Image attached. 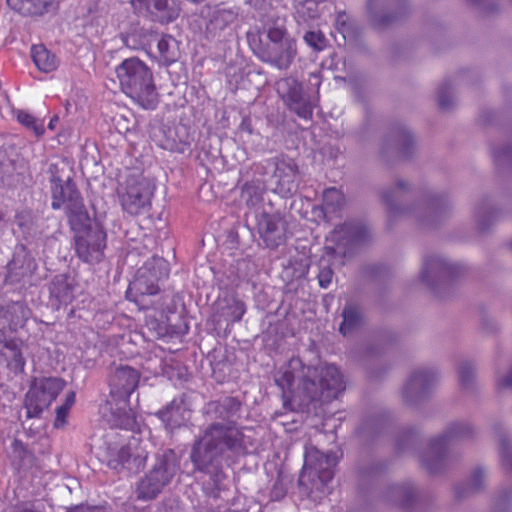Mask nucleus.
<instances>
[{
  "label": "nucleus",
  "mask_w": 512,
  "mask_h": 512,
  "mask_svg": "<svg viewBox=\"0 0 512 512\" xmlns=\"http://www.w3.org/2000/svg\"><path fill=\"white\" fill-rule=\"evenodd\" d=\"M241 403L234 397L209 402L204 415L210 423L195 440L190 459L197 471L210 475L214 487L220 490L225 478L224 465L242 448L243 434L236 426Z\"/></svg>",
  "instance_id": "f257e3e1"
},
{
  "label": "nucleus",
  "mask_w": 512,
  "mask_h": 512,
  "mask_svg": "<svg viewBox=\"0 0 512 512\" xmlns=\"http://www.w3.org/2000/svg\"><path fill=\"white\" fill-rule=\"evenodd\" d=\"M275 383L285 397L298 399L303 406L316 401L331 402L345 389L343 376L336 366L326 363L304 365L300 358H292L277 373Z\"/></svg>",
  "instance_id": "f03ea898"
},
{
  "label": "nucleus",
  "mask_w": 512,
  "mask_h": 512,
  "mask_svg": "<svg viewBox=\"0 0 512 512\" xmlns=\"http://www.w3.org/2000/svg\"><path fill=\"white\" fill-rule=\"evenodd\" d=\"M411 191V184L398 178L381 191V199L392 217L410 216L418 219L423 226L436 223L450 208L449 198L438 192H425L411 207L402 205V198Z\"/></svg>",
  "instance_id": "7ed1b4c3"
},
{
  "label": "nucleus",
  "mask_w": 512,
  "mask_h": 512,
  "mask_svg": "<svg viewBox=\"0 0 512 512\" xmlns=\"http://www.w3.org/2000/svg\"><path fill=\"white\" fill-rule=\"evenodd\" d=\"M267 41L248 33V43L255 56L262 62L287 70L297 54L296 41L290 37L283 21H275L265 27Z\"/></svg>",
  "instance_id": "20e7f679"
},
{
  "label": "nucleus",
  "mask_w": 512,
  "mask_h": 512,
  "mask_svg": "<svg viewBox=\"0 0 512 512\" xmlns=\"http://www.w3.org/2000/svg\"><path fill=\"white\" fill-rule=\"evenodd\" d=\"M115 73L122 91L134 102L147 110L156 108L159 95L153 73L144 61L127 58L116 67Z\"/></svg>",
  "instance_id": "39448f33"
},
{
  "label": "nucleus",
  "mask_w": 512,
  "mask_h": 512,
  "mask_svg": "<svg viewBox=\"0 0 512 512\" xmlns=\"http://www.w3.org/2000/svg\"><path fill=\"white\" fill-rule=\"evenodd\" d=\"M336 464L335 453H323L314 446L306 447L304 466L298 479L301 492L315 502L320 501L327 493Z\"/></svg>",
  "instance_id": "423d86ee"
},
{
  "label": "nucleus",
  "mask_w": 512,
  "mask_h": 512,
  "mask_svg": "<svg viewBox=\"0 0 512 512\" xmlns=\"http://www.w3.org/2000/svg\"><path fill=\"white\" fill-rule=\"evenodd\" d=\"M180 467V460L172 449L159 450L149 471L136 485L137 499L150 501L156 498L172 481Z\"/></svg>",
  "instance_id": "0eeeda50"
},
{
  "label": "nucleus",
  "mask_w": 512,
  "mask_h": 512,
  "mask_svg": "<svg viewBox=\"0 0 512 512\" xmlns=\"http://www.w3.org/2000/svg\"><path fill=\"white\" fill-rule=\"evenodd\" d=\"M473 435V427L465 421L451 422L442 434L433 438L428 448L421 454L420 462L430 474L442 471L448 464V446Z\"/></svg>",
  "instance_id": "6e6552de"
},
{
  "label": "nucleus",
  "mask_w": 512,
  "mask_h": 512,
  "mask_svg": "<svg viewBox=\"0 0 512 512\" xmlns=\"http://www.w3.org/2000/svg\"><path fill=\"white\" fill-rule=\"evenodd\" d=\"M369 235V229L362 223L345 222L326 236V254L340 259L345 258L351 255L358 245L365 243Z\"/></svg>",
  "instance_id": "1a4fd4ad"
},
{
  "label": "nucleus",
  "mask_w": 512,
  "mask_h": 512,
  "mask_svg": "<svg viewBox=\"0 0 512 512\" xmlns=\"http://www.w3.org/2000/svg\"><path fill=\"white\" fill-rule=\"evenodd\" d=\"M74 232V248L80 260L89 264L99 263L104 258L107 235L96 223L89 224Z\"/></svg>",
  "instance_id": "9d476101"
},
{
  "label": "nucleus",
  "mask_w": 512,
  "mask_h": 512,
  "mask_svg": "<svg viewBox=\"0 0 512 512\" xmlns=\"http://www.w3.org/2000/svg\"><path fill=\"white\" fill-rule=\"evenodd\" d=\"M65 382L60 378L35 380L25 395L27 418L40 417L63 390Z\"/></svg>",
  "instance_id": "9b49d317"
},
{
  "label": "nucleus",
  "mask_w": 512,
  "mask_h": 512,
  "mask_svg": "<svg viewBox=\"0 0 512 512\" xmlns=\"http://www.w3.org/2000/svg\"><path fill=\"white\" fill-rule=\"evenodd\" d=\"M438 378V372L434 368L424 367L414 370L403 386V403L409 407H418L430 397Z\"/></svg>",
  "instance_id": "f8f14e48"
},
{
  "label": "nucleus",
  "mask_w": 512,
  "mask_h": 512,
  "mask_svg": "<svg viewBox=\"0 0 512 512\" xmlns=\"http://www.w3.org/2000/svg\"><path fill=\"white\" fill-rule=\"evenodd\" d=\"M148 452L138 439L133 438L127 445L108 448V466L115 470L125 469L138 473L146 464Z\"/></svg>",
  "instance_id": "ddd939ff"
},
{
  "label": "nucleus",
  "mask_w": 512,
  "mask_h": 512,
  "mask_svg": "<svg viewBox=\"0 0 512 512\" xmlns=\"http://www.w3.org/2000/svg\"><path fill=\"white\" fill-rule=\"evenodd\" d=\"M154 187L144 177H131L127 180L126 191L121 196V204L131 215L145 214L150 210Z\"/></svg>",
  "instance_id": "4468645a"
},
{
  "label": "nucleus",
  "mask_w": 512,
  "mask_h": 512,
  "mask_svg": "<svg viewBox=\"0 0 512 512\" xmlns=\"http://www.w3.org/2000/svg\"><path fill=\"white\" fill-rule=\"evenodd\" d=\"M131 4L138 14L160 24L171 23L180 14L177 0H131Z\"/></svg>",
  "instance_id": "2eb2a0df"
},
{
  "label": "nucleus",
  "mask_w": 512,
  "mask_h": 512,
  "mask_svg": "<svg viewBox=\"0 0 512 512\" xmlns=\"http://www.w3.org/2000/svg\"><path fill=\"white\" fill-rule=\"evenodd\" d=\"M459 271V265L451 260L440 255H428L424 258L420 279L428 287L434 289L438 283L458 275Z\"/></svg>",
  "instance_id": "dca6fc26"
},
{
  "label": "nucleus",
  "mask_w": 512,
  "mask_h": 512,
  "mask_svg": "<svg viewBox=\"0 0 512 512\" xmlns=\"http://www.w3.org/2000/svg\"><path fill=\"white\" fill-rule=\"evenodd\" d=\"M277 91L288 107L299 117L303 119H310L312 117V106L305 100L302 86L295 78L287 77L278 81Z\"/></svg>",
  "instance_id": "f3484780"
},
{
  "label": "nucleus",
  "mask_w": 512,
  "mask_h": 512,
  "mask_svg": "<svg viewBox=\"0 0 512 512\" xmlns=\"http://www.w3.org/2000/svg\"><path fill=\"white\" fill-rule=\"evenodd\" d=\"M167 275L166 262L159 257L153 258L152 262L146 263L144 270L138 271V276L131 284V289L141 295H155L159 291L156 282Z\"/></svg>",
  "instance_id": "a211bd4d"
},
{
  "label": "nucleus",
  "mask_w": 512,
  "mask_h": 512,
  "mask_svg": "<svg viewBox=\"0 0 512 512\" xmlns=\"http://www.w3.org/2000/svg\"><path fill=\"white\" fill-rule=\"evenodd\" d=\"M36 269L37 262L31 252L24 245H17L7 264L6 281L11 284L19 283L31 277Z\"/></svg>",
  "instance_id": "6ab92c4d"
},
{
  "label": "nucleus",
  "mask_w": 512,
  "mask_h": 512,
  "mask_svg": "<svg viewBox=\"0 0 512 512\" xmlns=\"http://www.w3.org/2000/svg\"><path fill=\"white\" fill-rule=\"evenodd\" d=\"M102 413L112 427L133 430L136 426L135 415L129 407V399H113L109 396L102 408Z\"/></svg>",
  "instance_id": "aec40b11"
},
{
  "label": "nucleus",
  "mask_w": 512,
  "mask_h": 512,
  "mask_svg": "<svg viewBox=\"0 0 512 512\" xmlns=\"http://www.w3.org/2000/svg\"><path fill=\"white\" fill-rule=\"evenodd\" d=\"M139 379L140 374L136 369L126 365L116 367L109 376V396L113 399H129L130 395L137 388Z\"/></svg>",
  "instance_id": "412c9836"
},
{
  "label": "nucleus",
  "mask_w": 512,
  "mask_h": 512,
  "mask_svg": "<svg viewBox=\"0 0 512 512\" xmlns=\"http://www.w3.org/2000/svg\"><path fill=\"white\" fill-rule=\"evenodd\" d=\"M298 167L291 159H277L274 172L271 176V183L274 185V192L285 197L294 192L297 188L296 178Z\"/></svg>",
  "instance_id": "4be33fe9"
},
{
  "label": "nucleus",
  "mask_w": 512,
  "mask_h": 512,
  "mask_svg": "<svg viewBox=\"0 0 512 512\" xmlns=\"http://www.w3.org/2000/svg\"><path fill=\"white\" fill-rule=\"evenodd\" d=\"M260 237L269 248H277L286 240V222L277 214L263 213L258 220Z\"/></svg>",
  "instance_id": "5701e85b"
},
{
  "label": "nucleus",
  "mask_w": 512,
  "mask_h": 512,
  "mask_svg": "<svg viewBox=\"0 0 512 512\" xmlns=\"http://www.w3.org/2000/svg\"><path fill=\"white\" fill-rule=\"evenodd\" d=\"M62 208L64 209L65 215L68 219V224L72 231L92 224V220L80 193L74 196V198H70L68 203H66Z\"/></svg>",
  "instance_id": "b1692460"
},
{
  "label": "nucleus",
  "mask_w": 512,
  "mask_h": 512,
  "mask_svg": "<svg viewBox=\"0 0 512 512\" xmlns=\"http://www.w3.org/2000/svg\"><path fill=\"white\" fill-rule=\"evenodd\" d=\"M157 415L167 428L174 429L188 419L189 411L182 398H175L164 409L158 411Z\"/></svg>",
  "instance_id": "393cba45"
},
{
  "label": "nucleus",
  "mask_w": 512,
  "mask_h": 512,
  "mask_svg": "<svg viewBox=\"0 0 512 512\" xmlns=\"http://www.w3.org/2000/svg\"><path fill=\"white\" fill-rule=\"evenodd\" d=\"M9 7L24 16H42L56 9L55 0H6Z\"/></svg>",
  "instance_id": "a878e982"
},
{
  "label": "nucleus",
  "mask_w": 512,
  "mask_h": 512,
  "mask_svg": "<svg viewBox=\"0 0 512 512\" xmlns=\"http://www.w3.org/2000/svg\"><path fill=\"white\" fill-rule=\"evenodd\" d=\"M384 498L393 505L409 509L416 499V492L411 484H393L387 488Z\"/></svg>",
  "instance_id": "bb28decb"
},
{
  "label": "nucleus",
  "mask_w": 512,
  "mask_h": 512,
  "mask_svg": "<svg viewBox=\"0 0 512 512\" xmlns=\"http://www.w3.org/2000/svg\"><path fill=\"white\" fill-rule=\"evenodd\" d=\"M154 36L152 30L132 25L128 32L121 34L122 43L130 49H139L148 45Z\"/></svg>",
  "instance_id": "cd10ccee"
},
{
  "label": "nucleus",
  "mask_w": 512,
  "mask_h": 512,
  "mask_svg": "<svg viewBox=\"0 0 512 512\" xmlns=\"http://www.w3.org/2000/svg\"><path fill=\"white\" fill-rule=\"evenodd\" d=\"M7 352L3 353V356L7 360V367L15 375H18L24 371L25 358L21 351V343L16 339H10L5 342L4 347Z\"/></svg>",
  "instance_id": "c85d7f7f"
},
{
  "label": "nucleus",
  "mask_w": 512,
  "mask_h": 512,
  "mask_svg": "<svg viewBox=\"0 0 512 512\" xmlns=\"http://www.w3.org/2000/svg\"><path fill=\"white\" fill-rule=\"evenodd\" d=\"M486 473L483 468H476L467 483L455 488V496L458 500L465 499L478 493L484 486Z\"/></svg>",
  "instance_id": "c756f323"
},
{
  "label": "nucleus",
  "mask_w": 512,
  "mask_h": 512,
  "mask_svg": "<svg viewBox=\"0 0 512 512\" xmlns=\"http://www.w3.org/2000/svg\"><path fill=\"white\" fill-rule=\"evenodd\" d=\"M343 321L340 325V332L346 336L358 328L361 327L363 323V315L361 309L358 305L353 303H348L345 305L342 311Z\"/></svg>",
  "instance_id": "7c9ffc66"
},
{
  "label": "nucleus",
  "mask_w": 512,
  "mask_h": 512,
  "mask_svg": "<svg viewBox=\"0 0 512 512\" xmlns=\"http://www.w3.org/2000/svg\"><path fill=\"white\" fill-rule=\"evenodd\" d=\"M31 57L36 67L44 73L52 72L58 67L57 57L43 45L33 46Z\"/></svg>",
  "instance_id": "2f4dec72"
},
{
  "label": "nucleus",
  "mask_w": 512,
  "mask_h": 512,
  "mask_svg": "<svg viewBox=\"0 0 512 512\" xmlns=\"http://www.w3.org/2000/svg\"><path fill=\"white\" fill-rule=\"evenodd\" d=\"M52 202L51 207L59 210L68 203L70 198L79 194L75 184L71 181L51 186Z\"/></svg>",
  "instance_id": "473e14b6"
},
{
  "label": "nucleus",
  "mask_w": 512,
  "mask_h": 512,
  "mask_svg": "<svg viewBox=\"0 0 512 512\" xmlns=\"http://www.w3.org/2000/svg\"><path fill=\"white\" fill-rule=\"evenodd\" d=\"M390 0H368L367 6L373 22L376 25L386 26L392 24L401 15L403 10L397 12L394 15L385 14L382 12V8H385L389 4Z\"/></svg>",
  "instance_id": "72a5a7b5"
},
{
  "label": "nucleus",
  "mask_w": 512,
  "mask_h": 512,
  "mask_svg": "<svg viewBox=\"0 0 512 512\" xmlns=\"http://www.w3.org/2000/svg\"><path fill=\"white\" fill-rule=\"evenodd\" d=\"M476 367L469 360H462L458 366V383L465 393H472L476 388Z\"/></svg>",
  "instance_id": "f704fd0d"
},
{
  "label": "nucleus",
  "mask_w": 512,
  "mask_h": 512,
  "mask_svg": "<svg viewBox=\"0 0 512 512\" xmlns=\"http://www.w3.org/2000/svg\"><path fill=\"white\" fill-rule=\"evenodd\" d=\"M50 294L59 304H67L73 299V288L63 275L56 276L50 284Z\"/></svg>",
  "instance_id": "c9c22d12"
},
{
  "label": "nucleus",
  "mask_w": 512,
  "mask_h": 512,
  "mask_svg": "<svg viewBox=\"0 0 512 512\" xmlns=\"http://www.w3.org/2000/svg\"><path fill=\"white\" fill-rule=\"evenodd\" d=\"M238 17V10L234 7H218L211 16L210 25L213 29L224 30Z\"/></svg>",
  "instance_id": "e433bc0d"
},
{
  "label": "nucleus",
  "mask_w": 512,
  "mask_h": 512,
  "mask_svg": "<svg viewBox=\"0 0 512 512\" xmlns=\"http://www.w3.org/2000/svg\"><path fill=\"white\" fill-rule=\"evenodd\" d=\"M294 15L298 22H307L319 16L316 0H293Z\"/></svg>",
  "instance_id": "4c0bfd02"
},
{
  "label": "nucleus",
  "mask_w": 512,
  "mask_h": 512,
  "mask_svg": "<svg viewBox=\"0 0 512 512\" xmlns=\"http://www.w3.org/2000/svg\"><path fill=\"white\" fill-rule=\"evenodd\" d=\"M264 187L260 183L248 182L241 191V200L249 208H258L263 201Z\"/></svg>",
  "instance_id": "58836bf2"
},
{
  "label": "nucleus",
  "mask_w": 512,
  "mask_h": 512,
  "mask_svg": "<svg viewBox=\"0 0 512 512\" xmlns=\"http://www.w3.org/2000/svg\"><path fill=\"white\" fill-rule=\"evenodd\" d=\"M157 48L161 59L165 64H171L178 58V44L177 41L169 35H164L159 39Z\"/></svg>",
  "instance_id": "ea45409f"
},
{
  "label": "nucleus",
  "mask_w": 512,
  "mask_h": 512,
  "mask_svg": "<svg viewBox=\"0 0 512 512\" xmlns=\"http://www.w3.org/2000/svg\"><path fill=\"white\" fill-rule=\"evenodd\" d=\"M396 147L403 157L408 158L414 149V137L406 128L400 129L394 136Z\"/></svg>",
  "instance_id": "a19ab883"
},
{
  "label": "nucleus",
  "mask_w": 512,
  "mask_h": 512,
  "mask_svg": "<svg viewBox=\"0 0 512 512\" xmlns=\"http://www.w3.org/2000/svg\"><path fill=\"white\" fill-rule=\"evenodd\" d=\"M17 120L27 129L32 130L36 136H42L45 132L42 120L36 119L33 115L26 111L19 110L17 112Z\"/></svg>",
  "instance_id": "79ce46f5"
},
{
  "label": "nucleus",
  "mask_w": 512,
  "mask_h": 512,
  "mask_svg": "<svg viewBox=\"0 0 512 512\" xmlns=\"http://www.w3.org/2000/svg\"><path fill=\"white\" fill-rule=\"evenodd\" d=\"M48 173L50 174L51 186L71 181V177L67 171V165L63 161L51 163L48 168Z\"/></svg>",
  "instance_id": "37998d69"
},
{
  "label": "nucleus",
  "mask_w": 512,
  "mask_h": 512,
  "mask_svg": "<svg viewBox=\"0 0 512 512\" xmlns=\"http://www.w3.org/2000/svg\"><path fill=\"white\" fill-rule=\"evenodd\" d=\"M344 198L336 188L326 189L323 193V204L328 211L335 212L343 204Z\"/></svg>",
  "instance_id": "c03bdc74"
},
{
  "label": "nucleus",
  "mask_w": 512,
  "mask_h": 512,
  "mask_svg": "<svg viewBox=\"0 0 512 512\" xmlns=\"http://www.w3.org/2000/svg\"><path fill=\"white\" fill-rule=\"evenodd\" d=\"M493 215L494 210L487 203H483L475 209L474 217L480 230L488 228Z\"/></svg>",
  "instance_id": "a18cd8bd"
},
{
  "label": "nucleus",
  "mask_w": 512,
  "mask_h": 512,
  "mask_svg": "<svg viewBox=\"0 0 512 512\" xmlns=\"http://www.w3.org/2000/svg\"><path fill=\"white\" fill-rule=\"evenodd\" d=\"M319 272L317 274V279L319 286L323 289L329 287L332 282L334 272L331 267V263L329 259L322 258L319 261Z\"/></svg>",
  "instance_id": "49530a36"
},
{
  "label": "nucleus",
  "mask_w": 512,
  "mask_h": 512,
  "mask_svg": "<svg viewBox=\"0 0 512 512\" xmlns=\"http://www.w3.org/2000/svg\"><path fill=\"white\" fill-rule=\"evenodd\" d=\"M304 41L316 51H321L327 46V39L320 30H310L304 35Z\"/></svg>",
  "instance_id": "de8ad7c7"
},
{
  "label": "nucleus",
  "mask_w": 512,
  "mask_h": 512,
  "mask_svg": "<svg viewBox=\"0 0 512 512\" xmlns=\"http://www.w3.org/2000/svg\"><path fill=\"white\" fill-rule=\"evenodd\" d=\"M438 104L444 110H448L454 105L453 89L450 83H444L439 88Z\"/></svg>",
  "instance_id": "09e8293b"
},
{
  "label": "nucleus",
  "mask_w": 512,
  "mask_h": 512,
  "mask_svg": "<svg viewBox=\"0 0 512 512\" xmlns=\"http://www.w3.org/2000/svg\"><path fill=\"white\" fill-rule=\"evenodd\" d=\"M499 452L504 465L512 468V448L510 447L508 436L501 432L498 435Z\"/></svg>",
  "instance_id": "8fccbe9b"
},
{
  "label": "nucleus",
  "mask_w": 512,
  "mask_h": 512,
  "mask_svg": "<svg viewBox=\"0 0 512 512\" xmlns=\"http://www.w3.org/2000/svg\"><path fill=\"white\" fill-rule=\"evenodd\" d=\"M246 311L244 302L233 299L227 306V315L231 318L232 322H239Z\"/></svg>",
  "instance_id": "3c124183"
},
{
  "label": "nucleus",
  "mask_w": 512,
  "mask_h": 512,
  "mask_svg": "<svg viewBox=\"0 0 512 512\" xmlns=\"http://www.w3.org/2000/svg\"><path fill=\"white\" fill-rule=\"evenodd\" d=\"M415 434L416 429L413 427H407L401 432L399 440L397 442V449L399 452L405 450V440L410 441L415 436Z\"/></svg>",
  "instance_id": "603ef678"
},
{
  "label": "nucleus",
  "mask_w": 512,
  "mask_h": 512,
  "mask_svg": "<svg viewBox=\"0 0 512 512\" xmlns=\"http://www.w3.org/2000/svg\"><path fill=\"white\" fill-rule=\"evenodd\" d=\"M496 386L499 391L504 389H512V368L507 375L497 376Z\"/></svg>",
  "instance_id": "864d4df0"
},
{
  "label": "nucleus",
  "mask_w": 512,
  "mask_h": 512,
  "mask_svg": "<svg viewBox=\"0 0 512 512\" xmlns=\"http://www.w3.org/2000/svg\"><path fill=\"white\" fill-rule=\"evenodd\" d=\"M69 410H70V408H68L64 405L57 407L56 418H55V422H54V426L56 428H60V427L64 426V424L66 423V417L68 415Z\"/></svg>",
  "instance_id": "5fc2aeb1"
},
{
  "label": "nucleus",
  "mask_w": 512,
  "mask_h": 512,
  "mask_svg": "<svg viewBox=\"0 0 512 512\" xmlns=\"http://www.w3.org/2000/svg\"><path fill=\"white\" fill-rule=\"evenodd\" d=\"M493 156L494 159L499 163L506 159L512 160V146H507L501 149H494Z\"/></svg>",
  "instance_id": "6e6d98bb"
},
{
  "label": "nucleus",
  "mask_w": 512,
  "mask_h": 512,
  "mask_svg": "<svg viewBox=\"0 0 512 512\" xmlns=\"http://www.w3.org/2000/svg\"><path fill=\"white\" fill-rule=\"evenodd\" d=\"M12 448L15 457H17L19 460L24 459L25 455L27 454V449L22 442L14 440L12 443Z\"/></svg>",
  "instance_id": "4d7b16f0"
},
{
  "label": "nucleus",
  "mask_w": 512,
  "mask_h": 512,
  "mask_svg": "<svg viewBox=\"0 0 512 512\" xmlns=\"http://www.w3.org/2000/svg\"><path fill=\"white\" fill-rule=\"evenodd\" d=\"M285 493L286 490L283 487V484L280 481H276L271 490V498L273 500H280L284 497Z\"/></svg>",
  "instance_id": "13d9d810"
},
{
  "label": "nucleus",
  "mask_w": 512,
  "mask_h": 512,
  "mask_svg": "<svg viewBox=\"0 0 512 512\" xmlns=\"http://www.w3.org/2000/svg\"><path fill=\"white\" fill-rule=\"evenodd\" d=\"M75 398H76L75 392H73V391L69 392L66 395L65 403L63 405L68 408H71L73 406V404L75 403Z\"/></svg>",
  "instance_id": "bf43d9fd"
},
{
  "label": "nucleus",
  "mask_w": 512,
  "mask_h": 512,
  "mask_svg": "<svg viewBox=\"0 0 512 512\" xmlns=\"http://www.w3.org/2000/svg\"><path fill=\"white\" fill-rule=\"evenodd\" d=\"M59 118L57 116H54L53 118H51L49 124H48V128L53 130L58 122Z\"/></svg>",
  "instance_id": "052dcab7"
},
{
  "label": "nucleus",
  "mask_w": 512,
  "mask_h": 512,
  "mask_svg": "<svg viewBox=\"0 0 512 512\" xmlns=\"http://www.w3.org/2000/svg\"><path fill=\"white\" fill-rule=\"evenodd\" d=\"M6 338H5V332L3 330H0V345H3L5 347V342H6Z\"/></svg>",
  "instance_id": "680f3d73"
},
{
  "label": "nucleus",
  "mask_w": 512,
  "mask_h": 512,
  "mask_svg": "<svg viewBox=\"0 0 512 512\" xmlns=\"http://www.w3.org/2000/svg\"><path fill=\"white\" fill-rule=\"evenodd\" d=\"M311 77H313L317 81L316 85L319 86L320 85V81H319V78H318L317 74H311Z\"/></svg>",
  "instance_id": "e2e57ef3"
},
{
  "label": "nucleus",
  "mask_w": 512,
  "mask_h": 512,
  "mask_svg": "<svg viewBox=\"0 0 512 512\" xmlns=\"http://www.w3.org/2000/svg\"><path fill=\"white\" fill-rule=\"evenodd\" d=\"M472 3L479 4L481 0H470Z\"/></svg>",
  "instance_id": "0e129e2a"
}]
</instances>
